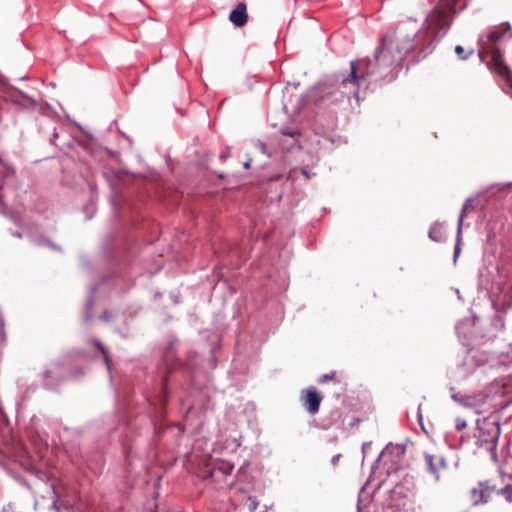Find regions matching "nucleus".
I'll list each match as a JSON object with an SVG mask.
<instances>
[{
    "label": "nucleus",
    "instance_id": "dca6fc26",
    "mask_svg": "<svg viewBox=\"0 0 512 512\" xmlns=\"http://www.w3.org/2000/svg\"><path fill=\"white\" fill-rule=\"evenodd\" d=\"M336 375V372L335 371H331L330 373H326L324 375H322L319 379H318V382L320 384H323V383H326L327 381L329 380H332Z\"/></svg>",
    "mask_w": 512,
    "mask_h": 512
},
{
    "label": "nucleus",
    "instance_id": "9d476101",
    "mask_svg": "<svg viewBox=\"0 0 512 512\" xmlns=\"http://www.w3.org/2000/svg\"><path fill=\"white\" fill-rule=\"evenodd\" d=\"M229 19L236 27L244 26L248 20L246 4L244 2L238 3L231 11Z\"/></svg>",
    "mask_w": 512,
    "mask_h": 512
},
{
    "label": "nucleus",
    "instance_id": "4be33fe9",
    "mask_svg": "<svg viewBox=\"0 0 512 512\" xmlns=\"http://www.w3.org/2000/svg\"><path fill=\"white\" fill-rule=\"evenodd\" d=\"M340 457H341V454H337V455L333 456L332 459H331L332 465H334V466L337 465Z\"/></svg>",
    "mask_w": 512,
    "mask_h": 512
},
{
    "label": "nucleus",
    "instance_id": "1a4fd4ad",
    "mask_svg": "<svg viewBox=\"0 0 512 512\" xmlns=\"http://www.w3.org/2000/svg\"><path fill=\"white\" fill-rule=\"evenodd\" d=\"M452 399L463 407L472 409L475 413L481 412V407L486 402V396L484 395H458L453 394Z\"/></svg>",
    "mask_w": 512,
    "mask_h": 512
},
{
    "label": "nucleus",
    "instance_id": "f03ea898",
    "mask_svg": "<svg viewBox=\"0 0 512 512\" xmlns=\"http://www.w3.org/2000/svg\"><path fill=\"white\" fill-rule=\"evenodd\" d=\"M476 445L490 453L491 459L497 461V444L500 436V424L496 419L483 418L477 420Z\"/></svg>",
    "mask_w": 512,
    "mask_h": 512
},
{
    "label": "nucleus",
    "instance_id": "9b49d317",
    "mask_svg": "<svg viewBox=\"0 0 512 512\" xmlns=\"http://www.w3.org/2000/svg\"><path fill=\"white\" fill-rule=\"evenodd\" d=\"M465 215H466V205L464 207H462V210L460 212L459 219H458L456 244L454 247V259H456L458 257V255L460 254V251H461L460 242H461V234H462V225H463Z\"/></svg>",
    "mask_w": 512,
    "mask_h": 512
},
{
    "label": "nucleus",
    "instance_id": "a878e982",
    "mask_svg": "<svg viewBox=\"0 0 512 512\" xmlns=\"http://www.w3.org/2000/svg\"><path fill=\"white\" fill-rule=\"evenodd\" d=\"M368 446H369V443H364V444L362 445V451H363V453H364V454H365V452H366V450H367V447H368Z\"/></svg>",
    "mask_w": 512,
    "mask_h": 512
},
{
    "label": "nucleus",
    "instance_id": "39448f33",
    "mask_svg": "<svg viewBox=\"0 0 512 512\" xmlns=\"http://www.w3.org/2000/svg\"><path fill=\"white\" fill-rule=\"evenodd\" d=\"M496 493V485L490 480L480 481L471 489V502L474 506L488 503L491 495Z\"/></svg>",
    "mask_w": 512,
    "mask_h": 512
},
{
    "label": "nucleus",
    "instance_id": "cd10ccee",
    "mask_svg": "<svg viewBox=\"0 0 512 512\" xmlns=\"http://www.w3.org/2000/svg\"><path fill=\"white\" fill-rule=\"evenodd\" d=\"M173 300H174V303H178V302H179V300H178V297H177V296L173 297Z\"/></svg>",
    "mask_w": 512,
    "mask_h": 512
},
{
    "label": "nucleus",
    "instance_id": "0eeeda50",
    "mask_svg": "<svg viewBox=\"0 0 512 512\" xmlns=\"http://www.w3.org/2000/svg\"><path fill=\"white\" fill-rule=\"evenodd\" d=\"M282 138L279 144L284 151L293 149H301L300 145V130L296 127H284L281 129Z\"/></svg>",
    "mask_w": 512,
    "mask_h": 512
},
{
    "label": "nucleus",
    "instance_id": "7ed1b4c3",
    "mask_svg": "<svg viewBox=\"0 0 512 512\" xmlns=\"http://www.w3.org/2000/svg\"><path fill=\"white\" fill-rule=\"evenodd\" d=\"M509 29V24H502L492 28L486 34L480 36V48L478 50V55L482 61H485V55L488 53V50H491L489 45L500 41Z\"/></svg>",
    "mask_w": 512,
    "mask_h": 512
},
{
    "label": "nucleus",
    "instance_id": "f257e3e1",
    "mask_svg": "<svg viewBox=\"0 0 512 512\" xmlns=\"http://www.w3.org/2000/svg\"><path fill=\"white\" fill-rule=\"evenodd\" d=\"M414 38H405L394 34L383 37L375 51L373 59L352 60L348 73L335 75L323 86V97L339 101L343 98L357 97L363 80L368 76L384 72L401 64L405 55L414 48Z\"/></svg>",
    "mask_w": 512,
    "mask_h": 512
},
{
    "label": "nucleus",
    "instance_id": "a211bd4d",
    "mask_svg": "<svg viewBox=\"0 0 512 512\" xmlns=\"http://www.w3.org/2000/svg\"><path fill=\"white\" fill-rule=\"evenodd\" d=\"M95 346L97 347V349H98L99 351H101V353H102V354H103V356H104V359H105L106 364H107V365H109V357H108V355H107V353H106L105 348L103 347V345H102L100 342L96 341V342H95Z\"/></svg>",
    "mask_w": 512,
    "mask_h": 512
},
{
    "label": "nucleus",
    "instance_id": "5701e85b",
    "mask_svg": "<svg viewBox=\"0 0 512 512\" xmlns=\"http://www.w3.org/2000/svg\"><path fill=\"white\" fill-rule=\"evenodd\" d=\"M391 447H392V444L387 445V446L385 447V449H383V451H382V452H381V454L379 455L378 460H379L382 456H384V455H385V454L390 450V448H391Z\"/></svg>",
    "mask_w": 512,
    "mask_h": 512
},
{
    "label": "nucleus",
    "instance_id": "aec40b11",
    "mask_svg": "<svg viewBox=\"0 0 512 512\" xmlns=\"http://www.w3.org/2000/svg\"><path fill=\"white\" fill-rule=\"evenodd\" d=\"M256 147L263 153V154H268L267 152V146L265 143L261 142V141H257L256 143Z\"/></svg>",
    "mask_w": 512,
    "mask_h": 512
},
{
    "label": "nucleus",
    "instance_id": "423d86ee",
    "mask_svg": "<svg viewBox=\"0 0 512 512\" xmlns=\"http://www.w3.org/2000/svg\"><path fill=\"white\" fill-rule=\"evenodd\" d=\"M300 398L304 408L310 415H315L319 412L323 397L317 392L315 387H308L302 390Z\"/></svg>",
    "mask_w": 512,
    "mask_h": 512
},
{
    "label": "nucleus",
    "instance_id": "4468645a",
    "mask_svg": "<svg viewBox=\"0 0 512 512\" xmlns=\"http://www.w3.org/2000/svg\"><path fill=\"white\" fill-rule=\"evenodd\" d=\"M233 470V466L229 463H224L219 465L218 467L214 468L211 471L212 477H219V476H227L230 475Z\"/></svg>",
    "mask_w": 512,
    "mask_h": 512
},
{
    "label": "nucleus",
    "instance_id": "6e6552de",
    "mask_svg": "<svg viewBox=\"0 0 512 512\" xmlns=\"http://www.w3.org/2000/svg\"><path fill=\"white\" fill-rule=\"evenodd\" d=\"M424 462L427 471L435 478L436 481L440 479V471L446 469V460L441 455H434L425 452Z\"/></svg>",
    "mask_w": 512,
    "mask_h": 512
},
{
    "label": "nucleus",
    "instance_id": "2eb2a0df",
    "mask_svg": "<svg viewBox=\"0 0 512 512\" xmlns=\"http://www.w3.org/2000/svg\"><path fill=\"white\" fill-rule=\"evenodd\" d=\"M455 53H456V55L458 56L459 59L466 60L473 53V50H470L469 52H466L465 49L462 46L457 45L455 47Z\"/></svg>",
    "mask_w": 512,
    "mask_h": 512
},
{
    "label": "nucleus",
    "instance_id": "b1692460",
    "mask_svg": "<svg viewBox=\"0 0 512 512\" xmlns=\"http://www.w3.org/2000/svg\"><path fill=\"white\" fill-rule=\"evenodd\" d=\"M301 173H302V174H303L307 179H309V178H310V174H309V172H308L306 169H302V170H301Z\"/></svg>",
    "mask_w": 512,
    "mask_h": 512
},
{
    "label": "nucleus",
    "instance_id": "412c9836",
    "mask_svg": "<svg viewBox=\"0 0 512 512\" xmlns=\"http://www.w3.org/2000/svg\"><path fill=\"white\" fill-rule=\"evenodd\" d=\"M100 318L105 321V322H108L111 318H112V314L109 312V311H104L101 315H100Z\"/></svg>",
    "mask_w": 512,
    "mask_h": 512
},
{
    "label": "nucleus",
    "instance_id": "393cba45",
    "mask_svg": "<svg viewBox=\"0 0 512 512\" xmlns=\"http://www.w3.org/2000/svg\"><path fill=\"white\" fill-rule=\"evenodd\" d=\"M471 201H472V199H471V198L466 199V201H465V203H464V205H463V207L466 205V210L470 207V203H471Z\"/></svg>",
    "mask_w": 512,
    "mask_h": 512
},
{
    "label": "nucleus",
    "instance_id": "bb28decb",
    "mask_svg": "<svg viewBox=\"0 0 512 512\" xmlns=\"http://www.w3.org/2000/svg\"><path fill=\"white\" fill-rule=\"evenodd\" d=\"M250 164H251V159L247 160L245 163H244V167L247 169L250 167Z\"/></svg>",
    "mask_w": 512,
    "mask_h": 512
},
{
    "label": "nucleus",
    "instance_id": "ddd939ff",
    "mask_svg": "<svg viewBox=\"0 0 512 512\" xmlns=\"http://www.w3.org/2000/svg\"><path fill=\"white\" fill-rule=\"evenodd\" d=\"M496 493L503 496L508 503H512V476L509 477V482L503 487L496 488Z\"/></svg>",
    "mask_w": 512,
    "mask_h": 512
},
{
    "label": "nucleus",
    "instance_id": "20e7f679",
    "mask_svg": "<svg viewBox=\"0 0 512 512\" xmlns=\"http://www.w3.org/2000/svg\"><path fill=\"white\" fill-rule=\"evenodd\" d=\"M488 55H490V61L488 63L489 68L493 69L499 76L512 84V71L505 64L500 49L492 47L491 50H488L485 58Z\"/></svg>",
    "mask_w": 512,
    "mask_h": 512
},
{
    "label": "nucleus",
    "instance_id": "f8f14e48",
    "mask_svg": "<svg viewBox=\"0 0 512 512\" xmlns=\"http://www.w3.org/2000/svg\"><path fill=\"white\" fill-rule=\"evenodd\" d=\"M429 238L435 242H442L445 240V229L443 224L441 223H434L429 230Z\"/></svg>",
    "mask_w": 512,
    "mask_h": 512
},
{
    "label": "nucleus",
    "instance_id": "6ab92c4d",
    "mask_svg": "<svg viewBox=\"0 0 512 512\" xmlns=\"http://www.w3.org/2000/svg\"><path fill=\"white\" fill-rule=\"evenodd\" d=\"M467 426V423L466 421L463 419V418H457L456 421H455V427L458 431H461L463 430L464 428H466Z\"/></svg>",
    "mask_w": 512,
    "mask_h": 512
},
{
    "label": "nucleus",
    "instance_id": "f3484780",
    "mask_svg": "<svg viewBox=\"0 0 512 512\" xmlns=\"http://www.w3.org/2000/svg\"><path fill=\"white\" fill-rule=\"evenodd\" d=\"M248 501H249V504H248V510L250 512H255L258 508V502L257 500L252 497V496H248Z\"/></svg>",
    "mask_w": 512,
    "mask_h": 512
}]
</instances>
